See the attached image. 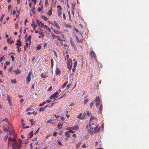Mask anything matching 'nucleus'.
<instances>
[{"mask_svg":"<svg viewBox=\"0 0 149 149\" xmlns=\"http://www.w3.org/2000/svg\"><path fill=\"white\" fill-rule=\"evenodd\" d=\"M67 68L69 70H71L72 67V60L70 58L68 59L66 61Z\"/></svg>","mask_w":149,"mask_h":149,"instance_id":"1","label":"nucleus"},{"mask_svg":"<svg viewBox=\"0 0 149 149\" xmlns=\"http://www.w3.org/2000/svg\"><path fill=\"white\" fill-rule=\"evenodd\" d=\"M95 101V106L97 107L101 104H100V99L99 96L97 97L94 100Z\"/></svg>","mask_w":149,"mask_h":149,"instance_id":"2","label":"nucleus"},{"mask_svg":"<svg viewBox=\"0 0 149 149\" xmlns=\"http://www.w3.org/2000/svg\"><path fill=\"white\" fill-rule=\"evenodd\" d=\"M12 146L13 149H17L18 147L19 144L17 140H15Z\"/></svg>","mask_w":149,"mask_h":149,"instance_id":"3","label":"nucleus"},{"mask_svg":"<svg viewBox=\"0 0 149 149\" xmlns=\"http://www.w3.org/2000/svg\"><path fill=\"white\" fill-rule=\"evenodd\" d=\"M58 92H56L54 93L52 95L49 97L50 99L53 98L55 99L56 98L58 97Z\"/></svg>","mask_w":149,"mask_h":149,"instance_id":"4","label":"nucleus"},{"mask_svg":"<svg viewBox=\"0 0 149 149\" xmlns=\"http://www.w3.org/2000/svg\"><path fill=\"white\" fill-rule=\"evenodd\" d=\"M31 72H30L28 74L27 77L26 78V82L28 83L30 82L31 80Z\"/></svg>","mask_w":149,"mask_h":149,"instance_id":"5","label":"nucleus"},{"mask_svg":"<svg viewBox=\"0 0 149 149\" xmlns=\"http://www.w3.org/2000/svg\"><path fill=\"white\" fill-rule=\"evenodd\" d=\"M36 23L41 28H42L44 26V24L42 23L41 21H40L38 20H37Z\"/></svg>","mask_w":149,"mask_h":149,"instance_id":"6","label":"nucleus"},{"mask_svg":"<svg viewBox=\"0 0 149 149\" xmlns=\"http://www.w3.org/2000/svg\"><path fill=\"white\" fill-rule=\"evenodd\" d=\"M100 130V127H98V126H97L95 128L93 131V134H95L96 132H98Z\"/></svg>","mask_w":149,"mask_h":149,"instance_id":"7","label":"nucleus"},{"mask_svg":"<svg viewBox=\"0 0 149 149\" xmlns=\"http://www.w3.org/2000/svg\"><path fill=\"white\" fill-rule=\"evenodd\" d=\"M61 73V71L60 69H59L58 68V67H56V74L57 75H58L60 74Z\"/></svg>","mask_w":149,"mask_h":149,"instance_id":"8","label":"nucleus"},{"mask_svg":"<svg viewBox=\"0 0 149 149\" xmlns=\"http://www.w3.org/2000/svg\"><path fill=\"white\" fill-rule=\"evenodd\" d=\"M16 45L17 46H21L22 45V43L20 41V39L17 40V43H16Z\"/></svg>","mask_w":149,"mask_h":149,"instance_id":"9","label":"nucleus"},{"mask_svg":"<svg viewBox=\"0 0 149 149\" xmlns=\"http://www.w3.org/2000/svg\"><path fill=\"white\" fill-rule=\"evenodd\" d=\"M90 55L91 58H93L94 57V58H96V56H95V54L94 52L92 51H91L90 52Z\"/></svg>","mask_w":149,"mask_h":149,"instance_id":"10","label":"nucleus"},{"mask_svg":"<svg viewBox=\"0 0 149 149\" xmlns=\"http://www.w3.org/2000/svg\"><path fill=\"white\" fill-rule=\"evenodd\" d=\"M89 126H90V128L88 130V132L92 134H93V128L91 127V123L89 124Z\"/></svg>","mask_w":149,"mask_h":149,"instance_id":"11","label":"nucleus"},{"mask_svg":"<svg viewBox=\"0 0 149 149\" xmlns=\"http://www.w3.org/2000/svg\"><path fill=\"white\" fill-rule=\"evenodd\" d=\"M31 36L30 35L28 36L27 38L26 39V42L28 41L29 42V44L31 42Z\"/></svg>","mask_w":149,"mask_h":149,"instance_id":"12","label":"nucleus"},{"mask_svg":"<svg viewBox=\"0 0 149 149\" xmlns=\"http://www.w3.org/2000/svg\"><path fill=\"white\" fill-rule=\"evenodd\" d=\"M7 42L9 43V44H12L14 43L13 41L11 40V38H10L7 39Z\"/></svg>","mask_w":149,"mask_h":149,"instance_id":"13","label":"nucleus"},{"mask_svg":"<svg viewBox=\"0 0 149 149\" xmlns=\"http://www.w3.org/2000/svg\"><path fill=\"white\" fill-rule=\"evenodd\" d=\"M15 140H16L15 139H12L11 137H9L8 139V145H9V142H12L13 143H14V141Z\"/></svg>","mask_w":149,"mask_h":149,"instance_id":"14","label":"nucleus"},{"mask_svg":"<svg viewBox=\"0 0 149 149\" xmlns=\"http://www.w3.org/2000/svg\"><path fill=\"white\" fill-rule=\"evenodd\" d=\"M102 104H101L98 109V111L100 113H102Z\"/></svg>","mask_w":149,"mask_h":149,"instance_id":"15","label":"nucleus"},{"mask_svg":"<svg viewBox=\"0 0 149 149\" xmlns=\"http://www.w3.org/2000/svg\"><path fill=\"white\" fill-rule=\"evenodd\" d=\"M54 25L58 29H60V27L59 25L55 21H54Z\"/></svg>","mask_w":149,"mask_h":149,"instance_id":"16","label":"nucleus"},{"mask_svg":"<svg viewBox=\"0 0 149 149\" xmlns=\"http://www.w3.org/2000/svg\"><path fill=\"white\" fill-rule=\"evenodd\" d=\"M52 8H51V9L50 10H49L48 12V15L49 16H51L52 15Z\"/></svg>","mask_w":149,"mask_h":149,"instance_id":"17","label":"nucleus"},{"mask_svg":"<svg viewBox=\"0 0 149 149\" xmlns=\"http://www.w3.org/2000/svg\"><path fill=\"white\" fill-rule=\"evenodd\" d=\"M47 123H50L52 124H54V123L53 122V120L52 119L48 120L47 121Z\"/></svg>","mask_w":149,"mask_h":149,"instance_id":"18","label":"nucleus"},{"mask_svg":"<svg viewBox=\"0 0 149 149\" xmlns=\"http://www.w3.org/2000/svg\"><path fill=\"white\" fill-rule=\"evenodd\" d=\"M68 81L65 82L63 84V85L62 86L61 88L63 89L64 88H65L66 87V85L68 84Z\"/></svg>","mask_w":149,"mask_h":149,"instance_id":"19","label":"nucleus"},{"mask_svg":"<svg viewBox=\"0 0 149 149\" xmlns=\"http://www.w3.org/2000/svg\"><path fill=\"white\" fill-rule=\"evenodd\" d=\"M57 128L58 129H62V125L61 124L58 123L57 125Z\"/></svg>","mask_w":149,"mask_h":149,"instance_id":"20","label":"nucleus"},{"mask_svg":"<svg viewBox=\"0 0 149 149\" xmlns=\"http://www.w3.org/2000/svg\"><path fill=\"white\" fill-rule=\"evenodd\" d=\"M33 131H31L29 134V138H31L33 136Z\"/></svg>","mask_w":149,"mask_h":149,"instance_id":"21","label":"nucleus"},{"mask_svg":"<svg viewBox=\"0 0 149 149\" xmlns=\"http://www.w3.org/2000/svg\"><path fill=\"white\" fill-rule=\"evenodd\" d=\"M48 107V105H47L46 106H45L43 108H41L39 110V112H40L41 111H42V112H43L44 109L45 108H46L47 107Z\"/></svg>","mask_w":149,"mask_h":149,"instance_id":"22","label":"nucleus"},{"mask_svg":"<svg viewBox=\"0 0 149 149\" xmlns=\"http://www.w3.org/2000/svg\"><path fill=\"white\" fill-rule=\"evenodd\" d=\"M11 127H10V128L9 127L8 128L10 129L11 130V134H10V135H11L12 134H13V135H14V134H15V132H14V130H13V129H12L11 130Z\"/></svg>","mask_w":149,"mask_h":149,"instance_id":"23","label":"nucleus"},{"mask_svg":"<svg viewBox=\"0 0 149 149\" xmlns=\"http://www.w3.org/2000/svg\"><path fill=\"white\" fill-rule=\"evenodd\" d=\"M95 100H94L92 102H91L90 104V108L91 109L92 108L94 104V101Z\"/></svg>","mask_w":149,"mask_h":149,"instance_id":"24","label":"nucleus"},{"mask_svg":"<svg viewBox=\"0 0 149 149\" xmlns=\"http://www.w3.org/2000/svg\"><path fill=\"white\" fill-rule=\"evenodd\" d=\"M42 18L45 21H47L48 20V19L47 17H45V16L42 15L41 16Z\"/></svg>","mask_w":149,"mask_h":149,"instance_id":"25","label":"nucleus"},{"mask_svg":"<svg viewBox=\"0 0 149 149\" xmlns=\"http://www.w3.org/2000/svg\"><path fill=\"white\" fill-rule=\"evenodd\" d=\"M54 66V60L52 58L51 59V67L53 68Z\"/></svg>","mask_w":149,"mask_h":149,"instance_id":"26","label":"nucleus"},{"mask_svg":"<svg viewBox=\"0 0 149 149\" xmlns=\"http://www.w3.org/2000/svg\"><path fill=\"white\" fill-rule=\"evenodd\" d=\"M85 116H86V113L85 112H84L82 115V116L81 117V119H84L85 118Z\"/></svg>","mask_w":149,"mask_h":149,"instance_id":"27","label":"nucleus"},{"mask_svg":"<svg viewBox=\"0 0 149 149\" xmlns=\"http://www.w3.org/2000/svg\"><path fill=\"white\" fill-rule=\"evenodd\" d=\"M53 31L55 33L57 34H59L61 33V32H60V31H57V30H55V29L53 30Z\"/></svg>","mask_w":149,"mask_h":149,"instance_id":"28","label":"nucleus"},{"mask_svg":"<svg viewBox=\"0 0 149 149\" xmlns=\"http://www.w3.org/2000/svg\"><path fill=\"white\" fill-rule=\"evenodd\" d=\"M81 142H78L77 144V145H76V147L77 149H78L79 148V146H80V145H81Z\"/></svg>","mask_w":149,"mask_h":149,"instance_id":"29","label":"nucleus"},{"mask_svg":"<svg viewBox=\"0 0 149 149\" xmlns=\"http://www.w3.org/2000/svg\"><path fill=\"white\" fill-rule=\"evenodd\" d=\"M88 101V98L85 99L84 102V105H85L86 103Z\"/></svg>","mask_w":149,"mask_h":149,"instance_id":"30","label":"nucleus"},{"mask_svg":"<svg viewBox=\"0 0 149 149\" xmlns=\"http://www.w3.org/2000/svg\"><path fill=\"white\" fill-rule=\"evenodd\" d=\"M65 135L68 137H70V134L68 133V131H67L65 132Z\"/></svg>","mask_w":149,"mask_h":149,"instance_id":"31","label":"nucleus"},{"mask_svg":"<svg viewBox=\"0 0 149 149\" xmlns=\"http://www.w3.org/2000/svg\"><path fill=\"white\" fill-rule=\"evenodd\" d=\"M38 33L40 35V36H42V37H43L44 36V33L43 32H41L40 31H39Z\"/></svg>","mask_w":149,"mask_h":149,"instance_id":"32","label":"nucleus"},{"mask_svg":"<svg viewBox=\"0 0 149 149\" xmlns=\"http://www.w3.org/2000/svg\"><path fill=\"white\" fill-rule=\"evenodd\" d=\"M57 12L58 13V16L59 17H61V16L62 12L61 11H57Z\"/></svg>","mask_w":149,"mask_h":149,"instance_id":"33","label":"nucleus"},{"mask_svg":"<svg viewBox=\"0 0 149 149\" xmlns=\"http://www.w3.org/2000/svg\"><path fill=\"white\" fill-rule=\"evenodd\" d=\"M41 45L40 44L37 47V49L38 50H39L40 49H41Z\"/></svg>","mask_w":149,"mask_h":149,"instance_id":"34","label":"nucleus"},{"mask_svg":"<svg viewBox=\"0 0 149 149\" xmlns=\"http://www.w3.org/2000/svg\"><path fill=\"white\" fill-rule=\"evenodd\" d=\"M41 77L42 78H45L46 77V75H44L43 74V73H42L41 74Z\"/></svg>","mask_w":149,"mask_h":149,"instance_id":"35","label":"nucleus"},{"mask_svg":"<svg viewBox=\"0 0 149 149\" xmlns=\"http://www.w3.org/2000/svg\"><path fill=\"white\" fill-rule=\"evenodd\" d=\"M57 8L58 9V11H61L62 8L60 5H58L57 6Z\"/></svg>","mask_w":149,"mask_h":149,"instance_id":"36","label":"nucleus"},{"mask_svg":"<svg viewBox=\"0 0 149 149\" xmlns=\"http://www.w3.org/2000/svg\"><path fill=\"white\" fill-rule=\"evenodd\" d=\"M43 9V7H42L41 8L39 7L38 8V10L39 12H40Z\"/></svg>","mask_w":149,"mask_h":149,"instance_id":"37","label":"nucleus"},{"mask_svg":"<svg viewBox=\"0 0 149 149\" xmlns=\"http://www.w3.org/2000/svg\"><path fill=\"white\" fill-rule=\"evenodd\" d=\"M81 116H82V113H80L79 114V116H78L77 117V118H79V119H80V120H81Z\"/></svg>","mask_w":149,"mask_h":149,"instance_id":"38","label":"nucleus"},{"mask_svg":"<svg viewBox=\"0 0 149 149\" xmlns=\"http://www.w3.org/2000/svg\"><path fill=\"white\" fill-rule=\"evenodd\" d=\"M77 64V61H75V63L74 64L73 67L76 68Z\"/></svg>","mask_w":149,"mask_h":149,"instance_id":"39","label":"nucleus"},{"mask_svg":"<svg viewBox=\"0 0 149 149\" xmlns=\"http://www.w3.org/2000/svg\"><path fill=\"white\" fill-rule=\"evenodd\" d=\"M20 72L21 71L19 70L18 69H17L16 71V73L17 74H19Z\"/></svg>","mask_w":149,"mask_h":149,"instance_id":"40","label":"nucleus"},{"mask_svg":"<svg viewBox=\"0 0 149 149\" xmlns=\"http://www.w3.org/2000/svg\"><path fill=\"white\" fill-rule=\"evenodd\" d=\"M16 81L15 79L12 80L11 81V82L13 84H15L16 83Z\"/></svg>","mask_w":149,"mask_h":149,"instance_id":"41","label":"nucleus"},{"mask_svg":"<svg viewBox=\"0 0 149 149\" xmlns=\"http://www.w3.org/2000/svg\"><path fill=\"white\" fill-rule=\"evenodd\" d=\"M5 16V15L4 14H3L2 15L0 19L1 21H2L3 20V18Z\"/></svg>","mask_w":149,"mask_h":149,"instance_id":"42","label":"nucleus"},{"mask_svg":"<svg viewBox=\"0 0 149 149\" xmlns=\"http://www.w3.org/2000/svg\"><path fill=\"white\" fill-rule=\"evenodd\" d=\"M78 126H74V127L72 129L73 130H77L78 129Z\"/></svg>","mask_w":149,"mask_h":149,"instance_id":"43","label":"nucleus"},{"mask_svg":"<svg viewBox=\"0 0 149 149\" xmlns=\"http://www.w3.org/2000/svg\"><path fill=\"white\" fill-rule=\"evenodd\" d=\"M65 26H66L68 28H71V26L70 25H69V24H66L65 25Z\"/></svg>","mask_w":149,"mask_h":149,"instance_id":"44","label":"nucleus"},{"mask_svg":"<svg viewBox=\"0 0 149 149\" xmlns=\"http://www.w3.org/2000/svg\"><path fill=\"white\" fill-rule=\"evenodd\" d=\"M33 120L32 119H31V120H30V121L31 122V124L32 125H34V123L33 122Z\"/></svg>","mask_w":149,"mask_h":149,"instance_id":"45","label":"nucleus"},{"mask_svg":"<svg viewBox=\"0 0 149 149\" xmlns=\"http://www.w3.org/2000/svg\"><path fill=\"white\" fill-rule=\"evenodd\" d=\"M75 4H72V10H74L75 8Z\"/></svg>","mask_w":149,"mask_h":149,"instance_id":"46","label":"nucleus"},{"mask_svg":"<svg viewBox=\"0 0 149 149\" xmlns=\"http://www.w3.org/2000/svg\"><path fill=\"white\" fill-rule=\"evenodd\" d=\"M52 36L53 39H54L55 38V37L56 38V37H57V36L54 35L53 34H52Z\"/></svg>","mask_w":149,"mask_h":149,"instance_id":"47","label":"nucleus"},{"mask_svg":"<svg viewBox=\"0 0 149 149\" xmlns=\"http://www.w3.org/2000/svg\"><path fill=\"white\" fill-rule=\"evenodd\" d=\"M35 8L34 7L32 8V11L33 14L35 13Z\"/></svg>","mask_w":149,"mask_h":149,"instance_id":"48","label":"nucleus"},{"mask_svg":"<svg viewBox=\"0 0 149 149\" xmlns=\"http://www.w3.org/2000/svg\"><path fill=\"white\" fill-rule=\"evenodd\" d=\"M2 122L6 121L7 122H8V118H5V119L3 120H2Z\"/></svg>","mask_w":149,"mask_h":149,"instance_id":"49","label":"nucleus"},{"mask_svg":"<svg viewBox=\"0 0 149 149\" xmlns=\"http://www.w3.org/2000/svg\"><path fill=\"white\" fill-rule=\"evenodd\" d=\"M71 84H68L66 87L67 89H68L70 87V86Z\"/></svg>","mask_w":149,"mask_h":149,"instance_id":"50","label":"nucleus"},{"mask_svg":"<svg viewBox=\"0 0 149 149\" xmlns=\"http://www.w3.org/2000/svg\"><path fill=\"white\" fill-rule=\"evenodd\" d=\"M56 38H57V40H59V41H62V39H60V37H59L57 36V37H56Z\"/></svg>","mask_w":149,"mask_h":149,"instance_id":"51","label":"nucleus"},{"mask_svg":"<svg viewBox=\"0 0 149 149\" xmlns=\"http://www.w3.org/2000/svg\"><path fill=\"white\" fill-rule=\"evenodd\" d=\"M3 56H2L1 57L0 59V62H1L3 59H4L5 58L3 57Z\"/></svg>","mask_w":149,"mask_h":149,"instance_id":"52","label":"nucleus"},{"mask_svg":"<svg viewBox=\"0 0 149 149\" xmlns=\"http://www.w3.org/2000/svg\"><path fill=\"white\" fill-rule=\"evenodd\" d=\"M18 141L20 144H21L22 142V140L20 139H19Z\"/></svg>","mask_w":149,"mask_h":149,"instance_id":"53","label":"nucleus"},{"mask_svg":"<svg viewBox=\"0 0 149 149\" xmlns=\"http://www.w3.org/2000/svg\"><path fill=\"white\" fill-rule=\"evenodd\" d=\"M43 27L46 30H47L48 28L47 26L45 25L44 24V26H43Z\"/></svg>","mask_w":149,"mask_h":149,"instance_id":"54","label":"nucleus"},{"mask_svg":"<svg viewBox=\"0 0 149 149\" xmlns=\"http://www.w3.org/2000/svg\"><path fill=\"white\" fill-rule=\"evenodd\" d=\"M46 102H43L42 103H40L39 104V106H41L44 104Z\"/></svg>","mask_w":149,"mask_h":149,"instance_id":"55","label":"nucleus"},{"mask_svg":"<svg viewBox=\"0 0 149 149\" xmlns=\"http://www.w3.org/2000/svg\"><path fill=\"white\" fill-rule=\"evenodd\" d=\"M68 111H66V116L67 118H68L70 117V116L69 115H68Z\"/></svg>","mask_w":149,"mask_h":149,"instance_id":"56","label":"nucleus"},{"mask_svg":"<svg viewBox=\"0 0 149 149\" xmlns=\"http://www.w3.org/2000/svg\"><path fill=\"white\" fill-rule=\"evenodd\" d=\"M68 132H69V133H71L72 134H73L74 133V132L72 130H69Z\"/></svg>","mask_w":149,"mask_h":149,"instance_id":"57","label":"nucleus"},{"mask_svg":"<svg viewBox=\"0 0 149 149\" xmlns=\"http://www.w3.org/2000/svg\"><path fill=\"white\" fill-rule=\"evenodd\" d=\"M54 55L56 56V57H57L58 56V55H57V53H56V51L55 50H54Z\"/></svg>","mask_w":149,"mask_h":149,"instance_id":"58","label":"nucleus"},{"mask_svg":"<svg viewBox=\"0 0 149 149\" xmlns=\"http://www.w3.org/2000/svg\"><path fill=\"white\" fill-rule=\"evenodd\" d=\"M4 131H6V132H7L8 131V130L7 127L4 128Z\"/></svg>","mask_w":149,"mask_h":149,"instance_id":"59","label":"nucleus"},{"mask_svg":"<svg viewBox=\"0 0 149 149\" xmlns=\"http://www.w3.org/2000/svg\"><path fill=\"white\" fill-rule=\"evenodd\" d=\"M91 114V113H89L88 111L87 113V115L88 116H90V114Z\"/></svg>","mask_w":149,"mask_h":149,"instance_id":"60","label":"nucleus"},{"mask_svg":"<svg viewBox=\"0 0 149 149\" xmlns=\"http://www.w3.org/2000/svg\"><path fill=\"white\" fill-rule=\"evenodd\" d=\"M58 144L59 145H60V146H62V143H61L60 141H58Z\"/></svg>","mask_w":149,"mask_h":149,"instance_id":"61","label":"nucleus"},{"mask_svg":"<svg viewBox=\"0 0 149 149\" xmlns=\"http://www.w3.org/2000/svg\"><path fill=\"white\" fill-rule=\"evenodd\" d=\"M40 129V128H39L38 129V130H37V131H36V132L35 133V134H37V133L38 132Z\"/></svg>","mask_w":149,"mask_h":149,"instance_id":"62","label":"nucleus"},{"mask_svg":"<svg viewBox=\"0 0 149 149\" xmlns=\"http://www.w3.org/2000/svg\"><path fill=\"white\" fill-rule=\"evenodd\" d=\"M45 4L46 5H48L49 3L48 2V0H45Z\"/></svg>","mask_w":149,"mask_h":149,"instance_id":"63","label":"nucleus"},{"mask_svg":"<svg viewBox=\"0 0 149 149\" xmlns=\"http://www.w3.org/2000/svg\"><path fill=\"white\" fill-rule=\"evenodd\" d=\"M11 58H12V61H14V56L12 55L11 56Z\"/></svg>","mask_w":149,"mask_h":149,"instance_id":"64","label":"nucleus"}]
</instances>
